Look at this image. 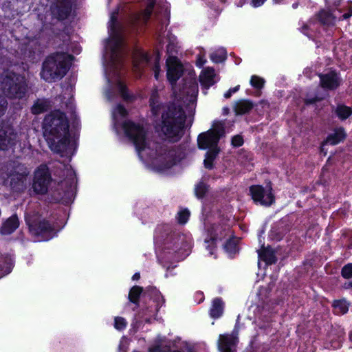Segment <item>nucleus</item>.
<instances>
[{
    "label": "nucleus",
    "instance_id": "nucleus-1",
    "mask_svg": "<svg viewBox=\"0 0 352 352\" xmlns=\"http://www.w3.org/2000/svg\"><path fill=\"white\" fill-rule=\"evenodd\" d=\"M126 115V109L120 104H118L113 109L115 130L117 133H123L133 142L142 161L151 164L159 170L168 169L179 162L182 159L180 151L169 148L167 146L151 143L143 126L130 120H124Z\"/></svg>",
    "mask_w": 352,
    "mask_h": 352
},
{
    "label": "nucleus",
    "instance_id": "nucleus-2",
    "mask_svg": "<svg viewBox=\"0 0 352 352\" xmlns=\"http://www.w3.org/2000/svg\"><path fill=\"white\" fill-rule=\"evenodd\" d=\"M118 10L112 12L108 24L109 38L106 41L104 54L105 75L109 89L106 91L109 100L111 99L110 89L115 85L124 100L129 99L125 86L122 83L119 71L122 65L124 56L123 34L126 25L117 21Z\"/></svg>",
    "mask_w": 352,
    "mask_h": 352
},
{
    "label": "nucleus",
    "instance_id": "nucleus-3",
    "mask_svg": "<svg viewBox=\"0 0 352 352\" xmlns=\"http://www.w3.org/2000/svg\"><path fill=\"white\" fill-rule=\"evenodd\" d=\"M149 105L155 128L168 140L177 141L182 136L186 120L185 112L180 104L161 103L158 91L154 89L150 96Z\"/></svg>",
    "mask_w": 352,
    "mask_h": 352
},
{
    "label": "nucleus",
    "instance_id": "nucleus-4",
    "mask_svg": "<svg viewBox=\"0 0 352 352\" xmlns=\"http://www.w3.org/2000/svg\"><path fill=\"white\" fill-rule=\"evenodd\" d=\"M43 135L52 151L58 153L69 154L76 147V139L69 133V124L65 115L54 111L45 116Z\"/></svg>",
    "mask_w": 352,
    "mask_h": 352
},
{
    "label": "nucleus",
    "instance_id": "nucleus-5",
    "mask_svg": "<svg viewBox=\"0 0 352 352\" xmlns=\"http://www.w3.org/2000/svg\"><path fill=\"white\" fill-rule=\"evenodd\" d=\"M72 56L66 53H54L48 56L43 63L41 78L47 82L62 78L69 69Z\"/></svg>",
    "mask_w": 352,
    "mask_h": 352
},
{
    "label": "nucleus",
    "instance_id": "nucleus-6",
    "mask_svg": "<svg viewBox=\"0 0 352 352\" xmlns=\"http://www.w3.org/2000/svg\"><path fill=\"white\" fill-rule=\"evenodd\" d=\"M0 88L6 97L16 99L24 98L28 90L25 76L16 74L12 69H7L1 74Z\"/></svg>",
    "mask_w": 352,
    "mask_h": 352
},
{
    "label": "nucleus",
    "instance_id": "nucleus-7",
    "mask_svg": "<svg viewBox=\"0 0 352 352\" xmlns=\"http://www.w3.org/2000/svg\"><path fill=\"white\" fill-rule=\"evenodd\" d=\"M214 130H208L205 133L199 135L197 138L198 146L200 149H208L206 153L204 161V166L211 169L213 167V162L219 153L217 144L220 136L223 133V126L221 122H217L214 124Z\"/></svg>",
    "mask_w": 352,
    "mask_h": 352
},
{
    "label": "nucleus",
    "instance_id": "nucleus-8",
    "mask_svg": "<svg viewBox=\"0 0 352 352\" xmlns=\"http://www.w3.org/2000/svg\"><path fill=\"white\" fill-rule=\"evenodd\" d=\"M25 221L32 234L38 236V241H48L56 235L55 228L47 221L41 220L37 214L25 215Z\"/></svg>",
    "mask_w": 352,
    "mask_h": 352
},
{
    "label": "nucleus",
    "instance_id": "nucleus-9",
    "mask_svg": "<svg viewBox=\"0 0 352 352\" xmlns=\"http://www.w3.org/2000/svg\"><path fill=\"white\" fill-rule=\"evenodd\" d=\"M8 102L0 96V116L3 115L7 108ZM21 134L19 135L9 124L0 126V149L6 151L12 149L19 141Z\"/></svg>",
    "mask_w": 352,
    "mask_h": 352
},
{
    "label": "nucleus",
    "instance_id": "nucleus-10",
    "mask_svg": "<svg viewBox=\"0 0 352 352\" xmlns=\"http://www.w3.org/2000/svg\"><path fill=\"white\" fill-rule=\"evenodd\" d=\"M8 170H9V173L5 182L8 183V179H10L11 188L16 191L25 189L27 186L30 170L25 166L16 162L10 164Z\"/></svg>",
    "mask_w": 352,
    "mask_h": 352
},
{
    "label": "nucleus",
    "instance_id": "nucleus-11",
    "mask_svg": "<svg viewBox=\"0 0 352 352\" xmlns=\"http://www.w3.org/2000/svg\"><path fill=\"white\" fill-rule=\"evenodd\" d=\"M172 243L173 245L175 246V252H177V254H179V257H180L182 259L184 258L186 256L188 255L191 248L190 238H186L184 235H182L177 238L173 243L172 241H170V239H167L164 247L162 249V251L165 256H166V254H171L170 250L172 249Z\"/></svg>",
    "mask_w": 352,
    "mask_h": 352
},
{
    "label": "nucleus",
    "instance_id": "nucleus-12",
    "mask_svg": "<svg viewBox=\"0 0 352 352\" xmlns=\"http://www.w3.org/2000/svg\"><path fill=\"white\" fill-rule=\"evenodd\" d=\"M250 192L252 199L256 204L269 206L274 201V197L270 186L264 188L260 185L252 186L250 188Z\"/></svg>",
    "mask_w": 352,
    "mask_h": 352
},
{
    "label": "nucleus",
    "instance_id": "nucleus-13",
    "mask_svg": "<svg viewBox=\"0 0 352 352\" xmlns=\"http://www.w3.org/2000/svg\"><path fill=\"white\" fill-rule=\"evenodd\" d=\"M50 175L45 165L40 166L34 173L33 189L38 194H44L47 190Z\"/></svg>",
    "mask_w": 352,
    "mask_h": 352
},
{
    "label": "nucleus",
    "instance_id": "nucleus-14",
    "mask_svg": "<svg viewBox=\"0 0 352 352\" xmlns=\"http://www.w3.org/2000/svg\"><path fill=\"white\" fill-rule=\"evenodd\" d=\"M173 89L175 98L178 100H182L184 102L186 101L194 102L198 94V85L195 79L186 82L182 91H180L179 94L176 93L175 87H173Z\"/></svg>",
    "mask_w": 352,
    "mask_h": 352
},
{
    "label": "nucleus",
    "instance_id": "nucleus-15",
    "mask_svg": "<svg viewBox=\"0 0 352 352\" xmlns=\"http://www.w3.org/2000/svg\"><path fill=\"white\" fill-rule=\"evenodd\" d=\"M166 66L168 80L173 85L182 75V65L176 56L170 55L166 60Z\"/></svg>",
    "mask_w": 352,
    "mask_h": 352
},
{
    "label": "nucleus",
    "instance_id": "nucleus-16",
    "mask_svg": "<svg viewBox=\"0 0 352 352\" xmlns=\"http://www.w3.org/2000/svg\"><path fill=\"white\" fill-rule=\"evenodd\" d=\"M238 333L235 330L231 334H221L218 340V349L220 352H235L238 342Z\"/></svg>",
    "mask_w": 352,
    "mask_h": 352
},
{
    "label": "nucleus",
    "instance_id": "nucleus-17",
    "mask_svg": "<svg viewBox=\"0 0 352 352\" xmlns=\"http://www.w3.org/2000/svg\"><path fill=\"white\" fill-rule=\"evenodd\" d=\"M72 11V0H57L52 7V13L58 20L67 18Z\"/></svg>",
    "mask_w": 352,
    "mask_h": 352
},
{
    "label": "nucleus",
    "instance_id": "nucleus-18",
    "mask_svg": "<svg viewBox=\"0 0 352 352\" xmlns=\"http://www.w3.org/2000/svg\"><path fill=\"white\" fill-rule=\"evenodd\" d=\"M133 58V71L137 77H140L142 70L145 67L151 65V60L148 58L147 54L142 50L137 51Z\"/></svg>",
    "mask_w": 352,
    "mask_h": 352
},
{
    "label": "nucleus",
    "instance_id": "nucleus-19",
    "mask_svg": "<svg viewBox=\"0 0 352 352\" xmlns=\"http://www.w3.org/2000/svg\"><path fill=\"white\" fill-rule=\"evenodd\" d=\"M153 302L155 303V305L153 306L151 305L150 308H148V309L144 314V320L146 322H150L151 317H154L156 316L160 307L164 303V298L158 290L155 289H153Z\"/></svg>",
    "mask_w": 352,
    "mask_h": 352
},
{
    "label": "nucleus",
    "instance_id": "nucleus-20",
    "mask_svg": "<svg viewBox=\"0 0 352 352\" xmlns=\"http://www.w3.org/2000/svg\"><path fill=\"white\" fill-rule=\"evenodd\" d=\"M320 78L322 87L328 89H336L340 82L338 74L333 71L320 75Z\"/></svg>",
    "mask_w": 352,
    "mask_h": 352
},
{
    "label": "nucleus",
    "instance_id": "nucleus-21",
    "mask_svg": "<svg viewBox=\"0 0 352 352\" xmlns=\"http://www.w3.org/2000/svg\"><path fill=\"white\" fill-rule=\"evenodd\" d=\"M219 80L215 72L212 67H206L203 69L199 75L201 85L208 89Z\"/></svg>",
    "mask_w": 352,
    "mask_h": 352
},
{
    "label": "nucleus",
    "instance_id": "nucleus-22",
    "mask_svg": "<svg viewBox=\"0 0 352 352\" xmlns=\"http://www.w3.org/2000/svg\"><path fill=\"white\" fill-rule=\"evenodd\" d=\"M154 0H148L147 7L145 10L142 13H134L133 14L127 22L129 24L138 23L140 22L145 23L149 19L152 10L154 7Z\"/></svg>",
    "mask_w": 352,
    "mask_h": 352
},
{
    "label": "nucleus",
    "instance_id": "nucleus-23",
    "mask_svg": "<svg viewBox=\"0 0 352 352\" xmlns=\"http://www.w3.org/2000/svg\"><path fill=\"white\" fill-rule=\"evenodd\" d=\"M219 227L217 228H212V230H208V235L209 237L206 238L205 239V243H208V245L207 246V248L210 250V254L212 255L213 254V250L214 249V243L216 240L218 239H221L223 237H224L225 234L224 232L226 230H219Z\"/></svg>",
    "mask_w": 352,
    "mask_h": 352
},
{
    "label": "nucleus",
    "instance_id": "nucleus-24",
    "mask_svg": "<svg viewBox=\"0 0 352 352\" xmlns=\"http://www.w3.org/2000/svg\"><path fill=\"white\" fill-rule=\"evenodd\" d=\"M19 226L18 217L12 215L8 218L3 224L1 228V232L3 234H10L12 233Z\"/></svg>",
    "mask_w": 352,
    "mask_h": 352
},
{
    "label": "nucleus",
    "instance_id": "nucleus-25",
    "mask_svg": "<svg viewBox=\"0 0 352 352\" xmlns=\"http://www.w3.org/2000/svg\"><path fill=\"white\" fill-rule=\"evenodd\" d=\"M14 266V261L11 256L0 258V278L11 272Z\"/></svg>",
    "mask_w": 352,
    "mask_h": 352
},
{
    "label": "nucleus",
    "instance_id": "nucleus-26",
    "mask_svg": "<svg viewBox=\"0 0 352 352\" xmlns=\"http://www.w3.org/2000/svg\"><path fill=\"white\" fill-rule=\"evenodd\" d=\"M346 137L345 132L342 128L337 129L334 132L330 134L327 140L326 143L331 145H336L344 140Z\"/></svg>",
    "mask_w": 352,
    "mask_h": 352
},
{
    "label": "nucleus",
    "instance_id": "nucleus-27",
    "mask_svg": "<svg viewBox=\"0 0 352 352\" xmlns=\"http://www.w3.org/2000/svg\"><path fill=\"white\" fill-rule=\"evenodd\" d=\"M337 16L335 13L329 11L322 10L318 14V19L320 21L326 25H333L336 23Z\"/></svg>",
    "mask_w": 352,
    "mask_h": 352
},
{
    "label": "nucleus",
    "instance_id": "nucleus-28",
    "mask_svg": "<svg viewBox=\"0 0 352 352\" xmlns=\"http://www.w3.org/2000/svg\"><path fill=\"white\" fill-rule=\"evenodd\" d=\"M259 258L265 262L267 265H272L276 261L274 252L271 248H263L258 252Z\"/></svg>",
    "mask_w": 352,
    "mask_h": 352
},
{
    "label": "nucleus",
    "instance_id": "nucleus-29",
    "mask_svg": "<svg viewBox=\"0 0 352 352\" xmlns=\"http://www.w3.org/2000/svg\"><path fill=\"white\" fill-rule=\"evenodd\" d=\"M223 311V303L220 298H215L210 310V315L213 318H219Z\"/></svg>",
    "mask_w": 352,
    "mask_h": 352
},
{
    "label": "nucleus",
    "instance_id": "nucleus-30",
    "mask_svg": "<svg viewBox=\"0 0 352 352\" xmlns=\"http://www.w3.org/2000/svg\"><path fill=\"white\" fill-rule=\"evenodd\" d=\"M252 107L253 104L249 100H241L236 102L234 111L236 114H244L250 111Z\"/></svg>",
    "mask_w": 352,
    "mask_h": 352
},
{
    "label": "nucleus",
    "instance_id": "nucleus-31",
    "mask_svg": "<svg viewBox=\"0 0 352 352\" xmlns=\"http://www.w3.org/2000/svg\"><path fill=\"white\" fill-rule=\"evenodd\" d=\"M49 107V102L45 99L37 100L32 107V112L34 114H39L47 111Z\"/></svg>",
    "mask_w": 352,
    "mask_h": 352
},
{
    "label": "nucleus",
    "instance_id": "nucleus-32",
    "mask_svg": "<svg viewBox=\"0 0 352 352\" xmlns=\"http://www.w3.org/2000/svg\"><path fill=\"white\" fill-rule=\"evenodd\" d=\"M336 113L340 119L345 120L352 115V107L340 104L337 107Z\"/></svg>",
    "mask_w": 352,
    "mask_h": 352
},
{
    "label": "nucleus",
    "instance_id": "nucleus-33",
    "mask_svg": "<svg viewBox=\"0 0 352 352\" xmlns=\"http://www.w3.org/2000/svg\"><path fill=\"white\" fill-rule=\"evenodd\" d=\"M226 51L224 48H219L210 54V59L215 63L223 62L226 58Z\"/></svg>",
    "mask_w": 352,
    "mask_h": 352
},
{
    "label": "nucleus",
    "instance_id": "nucleus-34",
    "mask_svg": "<svg viewBox=\"0 0 352 352\" xmlns=\"http://www.w3.org/2000/svg\"><path fill=\"white\" fill-rule=\"evenodd\" d=\"M349 304L345 300H336L333 302V307L338 314H344L349 310Z\"/></svg>",
    "mask_w": 352,
    "mask_h": 352
},
{
    "label": "nucleus",
    "instance_id": "nucleus-35",
    "mask_svg": "<svg viewBox=\"0 0 352 352\" xmlns=\"http://www.w3.org/2000/svg\"><path fill=\"white\" fill-rule=\"evenodd\" d=\"M142 291V289L140 287L134 286L132 287L129 294V300L133 303H137Z\"/></svg>",
    "mask_w": 352,
    "mask_h": 352
},
{
    "label": "nucleus",
    "instance_id": "nucleus-36",
    "mask_svg": "<svg viewBox=\"0 0 352 352\" xmlns=\"http://www.w3.org/2000/svg\"><path fill=\"white\" fill-rule=\"evenodd\" d=\"M265 83V80L258 76L253 75L250 79V85L255 89H261Z\"/></svg>",
    "mask_w": 352,
    "mask_h": 352
},
{
    "label": "nucleus",
    "instance_id": "nucleus-37",
    "mask_svg": "<svg viewBox=\"0 0 352 352\" xmlns=\"http://www.w3.org/2000/svg\"><path fill=\"white\" fill-rule=\"evenodd\" d=\"M207 190H208V187H207L206 184H204V182H201L196 185L195 189V192L196 196L200 199L204 196V195L207 192Z\"/></svg>",
    "mask_w": 352,
    "mask_h": 352
},
{
    "label": "nucleus",
    "instance_id": "nucleus-38",
    "mask_svg": "<svg viewBox=\"0 0 352 352\" xmlns=\"http://www.w3.org/2000/svg\"><path fill=\"white\" fill-rule=\"evenodd\" d=\"M168 37V44L167 45V52L168 54H173V52H176V48L177 47V38L174 36H170L167 34Z\"/></svg>",
    "mask_w": 352,
    "mask_h": 352
},
{
    "label": "nucleus",
    "instance_id": "nucleus-39",
    "mask_svg": "<svg viewBox=\"0 0 352 352\" xmlns=\"http://www.w3.org/2000/svg\"><path fill=\"white\" fill-rule=\"evenodd\" d=\"M127 324L126 320L122 317H116L114 319V327L119 331L126 328Z\"/></svg>",
    "mask_w": 352,
    "mask_h": 352
},
{
    "label": "nucleus",
    "instance_id": "nucleus-40",
    "mask_svg": "<svg viewBox=\"0 0 352 352\" xmlns=\"http://www.w3.org/2000/svg\"><path fill=\"white\" fill-rule=\"evenodd\" d=\"M190 216V212L187 210H182L177 214V221L181 224H184L187 222Z\"/></svg>",
    "mask_w": 352,
    "mask_h": 352
},
{
    "label": "nucleus",
    "instance_id": "nucleus-41",
    "mask_svg": "<svg viewBox=\"0 0 352 352\" xmlns=\"http://www.w3.org/2000/svg\"><path fill=\"white\" fill-rule=\"evenodd\" d=\"M160 58L159 54H156L153 57V63H152L153 64L152 68L154 71L155 78L157 80L158 79L159 72H160V65H159Z\"/></svg>",
    "mask_w": 352,
    "mask_h": 352
},
{
    "label": "nucleus",
    "instance_id": "nucleus-42",
    "mask_svg": "<svg viewBox=\"0 0 352 352\" xmlns=\"http://www.w3.org/2000/svg\"><path fill=\"white\" fill-rule=\"evenodd\" d=\"M35 41H30L28 45L24 49H21L22 53L25 56H32V54H34L35 52L32 50V47L36 44Z\"/></svg>",
    "mask_w": 352,
    "mask_h": 352
},
{
    "label": "nucleus",
    "instance_id": "nucleus-43",
    "mask_svg": "<svg viewBox=\"0 0 352 352\" xmlns=\"http://www.w3.org/2000/svg\"><path fill=\"white\" fill-rule=\"evenodd\" d=\"M342 275L346 278L352 277V263L344 265L342 270Z\"/></svg>",
    "mask_w": 352,
    "mask_h": 352
},
{
    "label": "nucleus",
    "instance_id": "nucleus-44",
    "mask_svg": "<svg viewBox=\"0 0 352 352\" xmlns=\"http://www.w3.org/2000/svg\"><path fill=\"white\" fill-rule=\"evenodd\" d=\"M225 249L230 254H234L237 252V245L234 241H229L226 243Z\"/></svg>",
    "mask_w": 352,
    "mask_h": 352
},
{
    "label": "nucleus",
    "instance_id": "nucleus-45",
    "mask_svg": "<svg viewBox=\"0 0 352 352\" xmlns=\"http://www.w3.org/2000/svg\"><path fill=\"white\" fill-rule=\"evenodd\" d=\"M169 347L162 346V343L155 345L149 349V352H167Z\"/></svg>",
    "mask_w": 352,
    "mask_h": 352
},
{
    "label": "nucleus",
    "instance_id": "nucleus-46",
    "mask_svg": "<svg viewBox=\"0 0 352 352\" xmlns=\"http://www.w3.org/2000/svg\"><path fill=\"white\" fill-rule=\"evenodd\" d=\"M344 9H346L347 12L339 17V20H346L352 16V3L344 7Z\"/></svg>",
    "mask_w": 352,
    "mask_h": 352
},
{
    "label": "nucleus",
    "instance_id": "nucleus-47",
    "mask_svg": "<svg viewBox=\"0 0 352 352\" xmlns=\"http://www.w3.org/2000/svg\"><path fill=\"white\" fill-rule=\"evenodd\" d=\"M243 144V139L242 136L239 135H236L234 136L232 139V144L235 146H241Z\"/></svg>",
    "mask_w": 352,
    "mask_h": 352
},
{
    "label": "nucleus",
    "instance_id": "nucleus-48",
    "mask_svg": "<svg viewBox=\"0 0 352 352\" xmlns=\"http://www.w3.org/2000/svg\"><path fill=\"white\" fill-rule=\"evenodd\" d=\"M129 346V340L123 337L120 342L119 345V351L120 352H126L127 348Z\"/></svg>",
    "mask_w": 352,
    "mask_h": 352
},
{
    "label": "nucleus",
    "instance_id": "nucleus-49",
    "mask_svg": "<svg viewBox=\"0 0 352 352\" xmlns=\"http://www.w3.org/2000/svg\"><path fill=\"white\" fill-rule=\"evenodd\" d=\"M206 63V54L205 53H200L197 56L196 65L199 67H203V65Z\"/></svg>",
    "mask_w": 352,
    "mask_h": 352
},
{
    "label": "nucleus",
    "instance_id": "nucleus-50",
    "mask_svg": "<svg viewBox=\"0 0 352 352\" xmlns=\"http://www.w3.org/2000/svg\"><path fill=\"white\" fill-rule=\"evenodd\" d=\"M239 89V85L238 86H236L233 88H231L228 91H227L225 94H224V97L226 98H229L232 94L236 92Z\"/></svg>",
    "mask_w": 352,
    "mask_h": 352
},
{
    "label": "nucleus",
    "instance_id": "nucleus-51",
    "mask_svg": "<svg viewBox=\"0 0 352 352\" xmlns=\"http://www.w3.org/2000/svg\"><path fill=\"white\" fill-rule=\"evenodd\" d=\"M168 19H166L164 20V21H163L162 23V26L160 28V29H159L157 31H158V34H159V37H161L162 36V31L164 30V28H166V27L168 26Z\"/></svg>",
    "mask_w": 352,
    "mask_h": 352
},
{
    "label": "nucleus",
    "instance_id": "nucleus-52",
    "mask_svg": "<svg viewBox=\"0 0 352 352\" xmlns=\"http://www.w3.org/2000/svg\"><path fill=\"white\" fill-rule=\"evenodd\" d=\"M266 0H251V5L254 7H259L264 3Z\"/></svg>",
    "mask_w": 352,
    "mask_h": 352
},
{
    "label": "nucleus",
    "instance_id": "nucleus-53",
    "mask_svg": "<svg viewBox=\"0 0 352 352\" xmlns=\"http://www.w3.org/2000/svg\"><path fill=\"white\" fill-rule=\"evenodd\" d=\"M321 99H322V98L318 97V96H316V97H315L314 98H306L305 102L307 104H311V103H314V102H316L318 100H320Z\"/></svg>",
    "mask_w": 352,
    "mask_h": 352
},
{
    "label": "nucleus",
    "instance_id": "nucleus-54",
    "mask_svg": "<svg viewBox=\"0 0 352 352\" xmlns=\"http://www.w3.org/2000/svg\"><path fill=\"white\" fill-rule=\"evenodd\" d=\"M140 274H139V273H135V274L133 276L132 279H133V280H138V279L140 278Z\"/></svg>",
    "mask_w": 352,
    "mask_h": 352
},
{
    "label": "nucleus",
    "instance_id": "nucleus-55",
    "mask_svg": "<svg viewBox=\"0 0 352 352\" xmlns=\"http://www.w3.org/2000/svg\"><path fill=\"white\" fill-rule=\"evenodd\" d=\"M244 4V1L241 0L238 3H237V6L239 7H241Z\"/></svg>",
    "mask_w": 352,
    "mask_h": 352
},
{
    "label": "nucleus",
    "instance_id": "nucleus-56",
    "mask_svg": "<svg viewBox=\"0 0 352 352\" xmlns=\"http://www.w3.org/2000/svg\"><path fill=\"white\" fill-rule=\"evenodd\" d=\"M223 111L225 114H227L228 113V108H223Z\"/></svg>",
    "mask_w": 352,
    "mask_h": 352
},
{
    "label": "nucleus",
    "instance_id": "nucleus-57",
    "mask_svg": "<svg viewBox=\"0 0 352 352\" xmlns=\"http://www.w3.org/2000/svg\"><path fill=\"white\" fill-rule=\"evenodd\" d=\"M197 296H201V298H202V296H203V294H202L201 293H197ZM201 300H202V298H201Z\"/></svg>",
    "mask_w": 352,
    "mask_h": 352
},
{
    "label": "nucleus",
    "instance_id": "nucleus-58",
    "mask_svg": "<svg viewBox=\"0 0 352 352\" xmlns=\"http://www.w3.org/2000/svg\"><path fill=\"white\" fill-rule=\"evenodd\" d=\"M265 289L261 287L259 290V295L261 294L262 291L264 290Z\"/></svg>",
    "mask_w": 352,
    "mask_h": 352
},
{
    "label": "nucleus",
    "instance_id": "nucleus-59",
    "mask_svg": "<svg viewBox=\"0 0 352 352\" xmlns=\"http://www.w3.org/2000/svg\"><path fill=\"white\" fill-rule=\"evenodd\" d=\"M338 12L339 13H341L342 12V10H338Z\"/></svg>",
    "mask_w": 352,
    "mask_h": 352
},
{
    "label": "nucleus",
    "instance_id": "nucleus-60",
    "mask_svg": "<svg viewBox=\"0 0 352 352\" xmlns=\"http://www.w3.org/2000/svg\"><path fill=\"white\" fill-rule=\"evenodd\" d=\"M166 257H167V258H171V256H169L168 255L166 256Z\"/></svg>",
    "mask_w": 352,
    "mask_h": 352
},
{
    "label": "nucleus",
    "instance_id": "nucleus-61",
    "mask_svg": "<svg viewBox=\"0 0 352 352\" xmlns=\"http://www.w3.org/2000/svg\"><path fill=\"white\" fill-rule=\"evenodd\" d=\"M293 7H294V8H296V5L294 4V5H293Z\"/></svg>",
    "mask_w": 352,
    "mask_h": 352
},
{
    "label": "nucleus",
    "instance_id": "nucleus-62",
    "mask_svg": "<svg viewBox=\"0 0 352 352\" xmlns=\"http://www.w3.org/2000/svg\"><path fill=\"white\" fill-rule=\"evenodd\" d=\"M174 352H179V351H174Z\"/></svg>",
    "mask_w": 352,
    "mask_h": 352
}]
</instances>
